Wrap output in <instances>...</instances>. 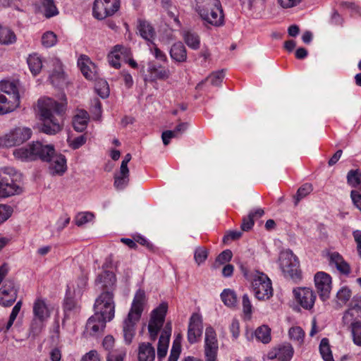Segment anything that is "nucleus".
I'll use <instances>...</instances> for the list:
<instances>
[{
	"mask_svg": "<svg viewBox=\"0 0 361 361\" xmlns=\"http://www.w3.org/2000/svg\"><path fill=\"white\" fill-rule=\"evenodd\" d=\"M81 361H100V358L96 350H90L82 357Z\"/></svg>",
	"mask_w": 361,
	"mask_h": 361,
	"instance_id": "64",
	"label": "nucleus"
},
{
	"mask_svg": "<svg viewBox=\"0 0 361 361\" xmlns=\"http://www.w3.org/2000/svg\"><path fill=\"white\" fill-rule=\"evenodd\" d=\"M256 338L263 343H268L271 341V329L266 325L258 327L255 331Z\"/></svg>",
	"mask_w": 361,
	"mask_h": 361,
	"instance_id": "39",
	"label": "nucleus"
},
{
	"mask_svg": "<svg viewBox=\"0 0 361 361\" xmlns=\"http://www.w3.org/2000/svg\"><path fill=\"white\" fill-rule=\"evenodd\" d=\"M44 149L45 152L41 154V160L49 163V173L51 176H62L67 169L65 156L56 153L52 145H45Z\"/></svg>",
	"mask_w": 361,
	"mask_h": 361,
	"instance_id": "7",
	"label": "nucleus"
},
{
	"mask_svg": "<svg viewBox=\"0 0 361 361\" xmlns=\"http://www.w3.org/2000/svg\"><path fill=\"white\" fill-rule=\"evenodd\" d=\"M146 303L145 292L139 289L135 294L128 317L123 322V338L128 345L132 343L135 336V325L139 321Z\"/></svg>",
	"mask_w": 361,
	"mask_h": 361,
	"instance_id": "3",
	"label": "nucleus"
},
{
	"mask_svg": "<svg viewBox=\"0 0 361 361\" xmlns=\"http://www.w3.org/2000/svg\"><path fill=\"white\" fill-rule=\"evenodd\" d=\"M95 80L94 89L97 93L102 98H106L109 95V87L108 82L97 76V79Z\"/></svg>",
	"mask_w": 361,
	"mask_h": 361,
	"instance_id": "38",
	"label": "nucleus"
},
{
	"mask_svg": "<svg viewBox=\"0 0 361 361\" xmlns=\"http://www.w3.org/2000/svg\"><path fill=\"white\" fill-rule=\"evenodd\" d=\"M78 66L82 75L90 80L97 79V67L91 61V60L86 56H81L78 61Z\"/></svg>",
	"mask_w": 361,
	"mask_h": 361,
	"instance_id": "23",
	"label": "nucleus"
},
{
	"mask_svg": "<svg viewBox=\"0 0 361 361\" xmlns=\"http://www.w3.org/2000/svg\"><path fill=\"white\" fill-rule=\"evenodd\" d=\"M167 309V304L166 302H162L157 308L153 310L150 314V319L148 324V331L149 338L152 341L156 340L157 335L164 324Z\"/></svg>",
	"mask_w": 361,
	"mask_h": 361,
	"instance_id": "11",
	"label": "nucleus"
},
{
	"mask_svg": "<svg viewBox=\"0 0 361 361\" xmlns=\"http://www.w3.org/2000/svg\"><path fill=\"white\" fill-rule=\"evenodd\" d=\"M171 334V326L168 327L167 325L161 332L159 339L157 345V359L159 361H162L167 354Z\"/></svg>",
	"mask_w": 361,
	"mask_h": 361,
	"instance_id": "24",
	"label": "nucleus"
},
{
	"mask_svg": "<svg viewBox=\"0 0 361 361\" xmlns=\"http://www.w3.org/2000/svg\"><path fill=\"white\" fill-rule=\"evenodd\" d=\"M207 250L204 247H197L195 252V260L198 264H200L203 263L206 259L207 258Z\"/></svg>",
	"mask_w": 361,
	"mask_h": 361,
	"instance_id": "55",
	"label": "nucleus"
},
{
	"mask_svg": "<svg viewBox=\"0 0 361 361\" xmlns=\"http://www.w3.org/2000/svg\"><path fill=\"white\" fill-rule=\"evenodd\" d=\"M170 56L177 62H184L187 59L186 49L181 42L175 43L171 48Z\"/></svg>",
	"mask_w": 361,
	"mask_h": 361,
	"instance_id": "29",
	"label": "nucleus"
},
{
	"mask_svg": "<svg viewBox=\"0 0 361 361\" xmlns=\"http://www.w3.org/2000/svg\"><path fill=\"white\" fill-rule=\"evenodd\" d=\"M32 135V130L26 127H17L0 137V146L12 147L20 145L28 140Z\"/></svg>",
	"mask_w": 361,
	"mask_h": 361,
	"instance_id": "10",
	"label": "nucleus"
},
{
	"mask_svg": "<svg viewBox=\"0 0 361 361\" xmlns=\"http://www.w3.org/2000/svg\"><path fill=\"white\" fill-rule=\"evenodd\" d=\"M184 40L186 44L193 49H197L200 47V37L193 32H187L184 35Z\"/></svg>",
	"mask_w": 361,
	"mask_h": 361,
	"instance_id": "40",
	"label": "nucleus"
},
{
	"mask_svg": "<svg viewBox=\"0 0 361 361\" xmlns=\"http://www.w3.org/2000/svg\"><path fill=\"white\" fill-rule=\"evenodd\" d=\"M21 307H22V301L19 300L17 302V303L13 307L11 313L9 317V320L8 321V322L6 324V331H8V329L13 325L15 319H16V317L20 310Z\"/></svg>",
	"mask_w": 361,
	"mask_h": 361,
	"instance_id": "49",
	"label": "nucleus"
},
{
	"mask_svg": "<svg viewBox=\"0 0 361 361\" xmlns=\"http://www.w3.org/2000/svg\"><path fill=\"white\" fill-rule=\"evenodd\" d=\"M361 318V314L352 307H349L343 314V323L344 325L350 326L355 323H360L359 319Z\"/></svg>",
	"mask_w": 361,
	"mask_h": 361,
	"instance_id": "34",
	"label": "nucleus"
},
{
	"mask_svg": "<svg viewBox=\"0 0 361 361\" xmlns=\"http://www.w3.org/2000/svg\"><path fill=\"white\" fill-rule=\"evenodd\" d=\"M129 182V169L122 170L120 167L118 172L114 174V185L117 190L124 189Z\"/></svg>",
	"mask_w": 361,
	"mask_h": 361,
	"instance_id": "30",
	"label": "nucleus"
},
{
	"mask_svg": "<svg viewBox=\"0 0 361 361\" xmlns=\"http://www.w3.org/2000/svg\"><path fill=\"white\" fill-rule=\"evenodd\" d=\"M120 7L119 0H95L93 6V16L103 20L114 15Z\"/></svg>",
	"mask_w": 361,
	"mask_h": 361,
	"instance_id": "15",
	"label": "nucleus"
},
{
	"mask_svg": "<svg viewBox=\"0 0 361 361\" xmlns=\"http://www.w3.org/2000/svg\"><path fill=\"white\" fill-rule=\"evenodd\" d=\"M86 142V137L84 135L78 136L75 138H74L72 141L70 142V146L74 149H78L81 146H82Z\"/></svg>",
	"mask_w": 361,
	"mask_h": 361,
	"instance_id": "62",
	"label": "nucleus"
},
{
	"mask_svg": "<svg viewBox=\"0 0 361 361\" xmlns=\"http://www.w3.org/2000/svg\"><path fill=\"white\" fill-rule=\"evenodd\" d=\"M203 324L202 316L198 313H193L189 319L187 338L190 344L198 342L202 336Z\"/></svg>",
	"mask_w": 361,
	"mask_h": 361,
	"instance_id": "16",
	"label": "nucleus"
},
{
	"mask_svg": "<svg viewBox=\"0 0 361 361\" xmlns=\"http://www.w3.org/2000/svg\"><path fill=\"white\" fill-rule=\"evenodd\" d=\"M13 208L8 204H0V224L5 222L13 213Z\"/></svg>",
	"mask_w": 361,
	"mask_h": 361,
	"instance_id": "52",
	"label": "nucleus"
},
{
	"mask_svg": "<svg viewBox=\"0 0 361 361\" xmlns=\"http://www.w3.org/2000/svg\"><path fill=\"white\" fill-rule=\"evenodd\" d=\"M351 290L349 288L342 287L336 294V298L340 304H345L351 298Z\"/></svg>",
	"mask_w": 361,
	"mask_h": 361,
	"instance_id": "48",
	"label": "nucleus"
},
{
	"mask_svg": "<svg viewBox=\"0 0 361 361\" xmlns=\"http://www.w3.org/2000/svg\"><path fill=\"white\" fill-rule=\"evenodd\" d=\"M195 11L204 23L215 27L224 23V14L219 0H196Z\"/></svg>",
	"mask_w": 361,
	"mask_h": 361,
	"instance_id": "5",
	"label": "nucleus"
},
{
	"mask_svg": "<svg viewBox=\"0 0 361 361\" xmlns=\"http://www.w3.org/2000/svg\"><path fill=\"white\" fill-rule=\"evenodd\" d=\"M94 308V313L106 318L109 321L112 320L115 313V302L112 291L104 290L96 299Z\"/></svg>",
	"mask_w": 361,
	"mask_h": 361,
	"instance_id": "9",
	"label": "nucleus"
},
{
	"mask_svg": "<svg viewBox=\"0 0 361 361\" xmlns=\"http://www.w3.org/2000/svg\"><path fill=\"white\" fill-rule=\"evenodd\" d=\"M302 0H277L279 5L283 8H291L299 5Z\"/></svg>",
	"mask_w": 361,
	"mask_h": 361,
	"instance_id": "59",
	"label": "nucleus"
},
{
	"mask_svg": "<svg viewBox=\"0 0 361 361\" xmlns=\"http://www.w3.org/2000/svg\"><path fill=\"white\" fill-rule=\"evenodd\" d=\"M312 190L311 184L305 183L302 185L298 190L295 196V204L297 205L298 202Z\"/></svg>",
	"mask_w": 361,
	"mask_h": 361,
	"instance_id": "46",
	"label": "nucleus"
},
{
	"mask_svg": "<svg viewBox=\"0 0 361 361\" xmlns=\"http://www.w3.org/2000/svg\"><path fill=\"white\" fill-rule=\"evenodd\" d=\"M294 350L290 344L279 345L269 350L267 355L269 360L277 359L279 361H290Z\"/></svg>",
	"mask_w": 361,
	"mask_h": 361,
	"instance_id": "22",
	"label": "nucleus"
},
{
	"mask_svg": "<svg viewBox=\"0 0 361 361\" xmlns=\"http://www.w3.org/2000/svg\"><path fill=\"white\" fill-rule=\"evenodd\" d=\"M180 353V346L173 342L168 361H177Z\"/></svg>",
	"mask_w": 361,
	"mask_h": 361,
	"instance_id": "60",
	"label": "nucleus"
},
{
	"mask_svg": "<svg viewBox=\"0 0 361 361\" xmlns=\"http://www.w3.org/2000/svg\"><path fill=\"white\" fill-rule=\"evenodd\" d=\"M16 36L15 33L8 27L0 25V44L3 45H9L15 43Z\"/></svg>",
	"mask_w": 361,
	"mask_h": 361,
	"instance_id": "36",
	"label": "nucleus"
},
{
	"mask_svg": "<svg viewBox=\"0 0 361 361\" xmlns=\"http://www.w3.org/2000/svg\"><path fill=\"white\" fill-rule=\"evenodd\" d=\"M121 59L120 54L116 51V48L114 47L113 50L108 55V61L111 66L118 68L120 67V60Z\"/></svg>",
	"mask_w": 361,
	"mask_h": 361,
	"instance_id": "53",
	"label": "nucleus"
},
{
	"mask_svg": "<svg viewBox=\"0 0 361 361\" xmlns=\"http://www.w3.org/2000/svg\"><path fill=\"white\" fill-rule=\"evenodd\" d=\"M219 343L216 333L213 327L207 326L205 329L204 340V361H218Z\"/></svg>",
	"mask_w": 361,
	"mask_h": 361,
	"instance_id": "14",
	"label": "nucleus"
},
{
	"mask_svg": "<svg viewBox=\"0 0 361 361\" xmlns=\"http://www.w3.org/2000/svg\"><path fill=\"white\" fill-rule=\"evenodd\" d=\"M57 43L56 35L51 32L47 31L42 36V44L46 48L54 47Z\"/></svg>",
	"mask_w": 361,
	"mask_h": 361,
	"instance_id": "42",
	"label": "nucleus"
},
{
	"mask_svg": "<svg viewBox=\"0 0 361 361\" xmlns=\"http://www.w3.org/2000/svg\"><path fill=\"white\" fill-rule=\"evenodd\" d=\"M114 47L116 48V51L120 54L121 59L127 61L132 56V51L130 49L121 45H116Z\"/></svg>",
	"mask_w": 361,
	"mask_h": 361,
	"instance_id": "57",
	"label": "nucleus"
},
{
	"mask_svg": "<svg viewBox=\"0 0 361 361\" xmlns=\"http://www.w3.org/2000/svg\"><path fill=\"white\" fill-rule=\"evenodd\" d=\"M230 331L232 333L233 337L236 339L240 334V324L237 319H233L230 325Z\"/></svg>",
	"mask_w": 361,
	"mask_h": 361,
	"instance_id": "61",
	"label": "nucleus"
},
{
	"mask_svg": "<svg viewBox=\"0 0 361 361\" xmlns=\"http://www.w3.org/2000/svg\"><path fill=\"white\" fill-rule=\"evenodd\" d=\"M221 299L228 307H235L238 303V298L235 292L230 288L224 289L221 293Z\"/></svg>",
	"mask_w": 361,
	"mask_h": 361,
	"instance_id": "33",
	"label": "nucleus"
},
{
	"mask_svg": "<svg viewBox=\"0 0 361 361\" xmlns=\"http://www.w3.org/2000/svg\"><path fill=\"white\" fill-rule=\"evenodd\" d=\"M314 283L322 300L329 298L331 290V278L324 272H318L314 276Z\"/></svg>",
	"mask_w": 361,
	"mask_h": 361,
	"instance_id": "19",
	"label": "nucleus"
},
{
	"mask_svg": "<svg viewBox=\"0 0 361 361\" xmlns=\"http://www.w3.org/2000/svg\"><path fill=\"white\" fill-rule=\"evenodd\" d=\"M92 113L94 119L98 120L102 115V104L99 99L96 98L92 101Z\"/></svg>",
	"mask_w": 361,
	"mask_h": 361,
	"instance_id": "54",
	"label": "nucleus"
},
{
	"mask_svg": "<svg viewBox=\"0 0 361 361\" xmlns=\"http://www.w3.org/2000/svg\"><path fill=\"white\" fill-rule=\"evenodd\" d=\"M350 197L354 205L361 212V195L355 190H352L350 193Z\"/></svg>",
	"mask_w": 361,
	"mask_h": 361,
	"instance_id": "63",
	"label": "nucleus"
},
{
	"mask_svg": "<svg viewBox=\"0 0 361 361\" xmlns=\"http://www.w3.org/2000/svg\"><path fill=\"white\" fill-rule=\"evenodd\" d=\"M254 224V213L250 212L247 217L243 218L241 229L244 231H247L252 228Z\"/></svg>",
	"mask_w": 361,
	"mask_h": 361,
	"instance_id": "56",
	"label": "nucleus"
},
{
	"mask_svg": "<svg viewBox=\"0 0 361 361\" xmlns=\"http://www.w3.org/2000/svg\"><path fill=\"white\" fill-rule=\"evenodd\" d=\"M279 267L286 277L297 281L301 279L298 257L290 250L281 251L279 258Z\"/></svg>",
	"mask_w": 361,
	"mask_h": 361,
	"instance_id": "8",
	"label": "nucleus"
},
{
	"mask_svg": "<svg viewBox=\"0 0 361 361\" xmlns=\"http://www.w3.org/2000/svg\"><path fill=\"white\" fill-rule=\"evenodd\" d=\"M35 7L37 13L42 14L47 18L59 13L53 0H40L39 3L35 4Z\"/></svg>",
	"mask_w": 361,
	"mask_h": 361,
	"instance_id": "27",
	"label": "nucleus"
},
{
	"mask_svg": "<svg viewBox=\"0 0 361 361\" xmlns=\"http://www.w3.org/2000/svg\"><path fill=\"white\" fill-rule=\"evenodd\" d=\"M295 300L300 305L307 310L313 308L317 296L312 289L310 288H297L293 290Z\"/></svg>",
	"mask_w": 361,
	"mask_h": 361,
	"instance_id": "17",
	"label": "nucleus"
},
{
	"mask_svg": "<svg viewBox=\"0 0 361 361\" xmlns=\"http://www.w3.org/2000/svg\"><path fill=\"white\" fill-rule=\"evenodd\" d=\"M20 91L18 80L0 82V114L11 112L19 106Z\"/></svg>",
	"mask_w": 361,
	"mask_h": 361,
	"instance_id": "4",
	"label": "nucleus"
},
{
	"mask_svg": "<svg viewBox=\"0 0 361 361\" xmlns=\"http://www.w3.org/2000/svg\"><path fill=\"white\" fill-rule=\"evenodd\" d=\"M224 78L223 71L212 73L207 77L206 80L209 81L214 86H219Z\"/></svg>",
	"mask_w": 361,
	"mask_h": 361,
	"instance_id": "51",
	"label": "nucleus"
},
{
	"mask_svg": "<svg viewBox=\"0 0 361 361\" xmlns=\"http://www.w3.org/2000/svg\"><path fill=\"white\" fill-rule=\"evenodd\" d=\"M289 337L298 344H302L305 337V332L300 326H293L289 329Z\"/></svg>",
	"mask_w": 361,
	"mask_h": 361,
	"instance_id": "41",
	"label": "nucleus"
},
{
	"mask_svg": "<svg viewBox=\"0 0 361 361\" xmlns=\"http://www.w3.org/2000/svg\"><path fill=\"white\" fill-rule=\"evenodd\" d=\"M37 107L42 125L40 130L48 135H55L62 128L61 117L65 111V104H59L51 98L38 100Z\"/></svg>",
	"mask_w": 361,
	"mask_h": 361,
	"instance_id": "1",
	"label": "nucleus"
},
{
	"mask_svg": "<svg viewBox=\"0 0 361 361\" xmlns=\"http://www.w3.org/2000/svg\"><path fill=\"white\" fill-rule=\"evenodd\" d=\"M243 312L247 319H250L252 313V305L247 294H244L242 298Z\"/></svg>",
	"mask_w": 361,
	"mask_h": 361,
	"instance_id": "50",
	"label": "nucleus"
},
{
	"mask_svg": "<svg viewBox=\"0 0 361 361\" xmlns=\"http://www.w3.org/2000/svg\"><path fill=\"white\" fill-rule=\"evenodd\" d=\"M109 319L96 313L89 318L86 324V332L91 336H96L104 331Z\"/></svg>",
	"mask_w": 361,
	"mask_h": 361,
	"instance_id": "21",
	"label": "nucleus"
},
{
	"mask_svg": "<svg viewBox=\"0 0 361 361\" xmlns=\"http://www.w3.org/2000/svg\"><path fill=\"white\" fill-rule=\"evenodd\" d=\"M328 258L329 265L335 267L341 274L347 275L350 272V265L338 252L329 253Z\"/></svg>",
	"mask_w": 361,
	"mask_h": 361,
	"instance_id": "25",
	"label": "nucleus"
},
{
	"mask_svg": "<svg viewBox=\"0 0 361 361\" xmlns=\"http://www.w3.org/2000/svg\"><path fill=\"white\" fill-rule=\"evenodd\" d=\"M33 314L35 319L31 325L33 335L40 333L43 327V322L50 316V312L44 300L41 298L36 299L33 304Z\"/></svg>",
	"mask_w": 361,
	"mask_h": 361,
	"instance_id": "13",
	"label": "nucleus"
},
{
	"mask_svg": "<svg viewBox=\"0 0 361 361\" xmlns=\"http://www.w3.org/2000/svg\"><path fill=\"white\" fill-rule=\"evenodd\" d=\"M45 145L40 142H33L31 144L16 149L13 152L14 157L22 161H34L41 159V154L45 152Z\"/></svg>",
	"mask_w": 361,
	"mask_h": 361,
	"instance_id": "12",
	"label": "nucleus"
},
{
	"mask_svg": "<svg viewBox=\"0 0 361 361\" xmlns=\"http://www.w3.org/2000/svg\"><path fill=\"white\" fill-rule=\"evenodd\" d=\"M89 114L85 110H78L73 119L74 129L78 132H82L87 126Z\"/></svg>",
	"mask_w": 361,
	"mask_h": 361,
	"instance_id": "28",
	"label": "nucleus"
},
{
	"mask_svg": "<svg viewBox=\"0 0 361 361\" xmlns=\"http://www.w3.org/2000/svg\"><path fill=\"white\" fill-rule=\"evenodd\" d=\"M18 289L12 280H6L0 288V305L3 307H10L16 300Z\"/></svg>",
	"mask_w": 361,
	"mask_h": 361,
	"instance_id": "18",
	"label": "nucleus"
},
{
	"mask_svg": "<svg viewBox=\"0 0 361 361\" xmlns=\"http://www.w3.org/2000/svg\"><path fill=\"white\" fill-rule=\"evenodd\" d=\"M348 328L350 330L353 343L357 346H361V322L355 323Z\"/></svg>",
	"mask_w": 361,
	"mask_h": 361,
	"instance_id": "44",
	"label": "nucleus"
},
{
	"mask_svg": "<svg viewBox=\"0 0 361 361\" xmlns=\"http://www.w3.org/2000/svg\"><path fill=\"white\" fill-rule=\"evenodd\" d=\"M97 282L100 283L105 290H111L116 283V276L111 271H104L98 277Z\"/></svg>",
	"mask_w": 361,
	"mask_h": 361,
	"instance_id": "32",
	"label": "nucleus"
},
{
	"mask_svg": "<svg viewBox=\"0 0 361 361\" xmlns=\"http://www.w3.org/2000/svg\"><path fill=\"white\" fill-rule=\"evenodd\" d=\"M24 191L22 175L15 168H0V198L20 195Z\"/></svg>",
	"mask_w": 361,
	"mask_h": 361,
	"instance_id": "2",
	"label": "nucleus"
},
{
	"mask_svg": "<svg viewBox=\"0 0 361 361\" xmlns=\"http://www.w3.org/2000/svg\"><path fill=\"white\" fill-rule=\"evenodd\" d=\"M27 62L30 68V71L32 75H37L42 68V61L41 57L37 54H32L29 55Z\"/></svg>",
	"mask_w": 361,
	"mask_h": 361,
	"instance_id": "35",
	"label": "nucleus"
},
{
	"mask_svg": "<svg viewBox=\"0 0 361 361\" xmlns=\"http://www.w3.org/2000/svg\"><path fill=\"white\" fill-rule=\"evenodd\" d=\"M93 218L94 214L91 212H81L76 215L75 222L78 226H81L92 221Z\"/></svg>",
	"mask_w": 361,
	"mask_h": 361,
	"instance_id": "47",
	"label": "nucleus"
},
{
	"mask_svg": "<svg viewBox=\"0 0 361 361\" xmlns=\"http://www.w3.org/2000/svg\"><path fill=\"white\" fill-rule=\"evenodd\" d=\"M156 357L155 348L149 342H142L137 348L138 361H154Z\"/></svg>",
	"mask_w": 361,
	"mask_h": 361,
	"instance_id": "26",
	"label": "nucleus"
},
{
	"mask_svg": "<svg viewBox=\"0 0 361 361\" xmlns=\"http://www.w3.org/2000/svg\"><path fill=\"white\" fill-rule=\"evenodd\" d=\"M147 74L145 75V82H153L158 80H165L170 77V71L168 68L157 65L154 62H149L147 64Z\"/></svg>",
	"mask_w": 361,
	"mask_h": 361,
	"instance_id": "20",
	"label": "nucleus"
},
{
	"mask_svg": "<svg viewBox=\"0 0 361 361\" xmlns=\"http://www.w3.org/2000/svg\"><path fill=\"white\" fill-rule=\"evenodd\" d=\"M244 276L251 282L255 296L259 300L270 298L273 295V288L269 278L263 272L243 270Z\"/></svg>",
	"mask_w": 361,
	"mask_h": 361,
	"instance_id": "6",
	"label": "nucleus"
},
{
	"mask_svg": "<svg viewBox=\"0 0 361 361\" xmlns=\"http://www.w3.org/2000/svg\"><path fill=\"white\" fill-rule=\"evenodd\" d=\"M138 31L140 36L147 40L152 42L155 37V31L153 27L149 23L145 20L140 21L138 27Z\"/></svg>",
	"mask_w": 361,
	"mask_h": 361,
	"instance_id": "31",
	"label": "nucleus"
},
{
	"mask_svg": "<svg viewBox=\"0 0 361 361\" xmlns=\"http://www.w3.org/2000/svg\"><path fill=\"white\" fill-rule=\"evenodd\" d=\"M232 258V252L229 250H226L219 255L216 259V262L223 264L229 262Z\"/></svg>",
	"mask_w": 361,
	"mask_h": 361,
	"instance_id": "58",
	"label": "nucleus"
},
{
	"mask_svg": "<svg viewBox=\"0 0 361 361\" xmlns=\"http://www.w3.org/2000/svg\"><path fill=\"white\" fill-rule=\"evenodd\" d=\"M319 352L324 361H334L328 338L322 339L319 344Z\"/></svg>",
	"mask_w": 361,
	"mask_h": 361,
	"instance_id": "37",
	"label": "nucleus"
},
{
	"mask_svg": "<svg viewBox=\"0 0 361 361\" xmlns=\"http://www.w3.org/2000/svg\"><path fill=\"white\" fill-rule=\"evenodd\" d=\"M49 79L54 85H59L65 81V74L61 66L50 75Z\"/></svg>",
	"mask_w": 361,
	"mask_h": 361,
	"instance_id": "45",
	"label": "nucleus"
},
{
	"mask_svg": "<svg viewBox=\"0 0 361 361\" xmlns=\"http://www.w3.org/2000/svg\"><path fill=\"white\" fill-rule=\"evenodd\" d=\"M126 356V350L118 348L107 353L106 361H123Z\"/></svg>",
	"mask_w": 361,
	"mask_h": 361,
	"instance_id": "43",
	"label": "nucleus"
}]
</instances>
